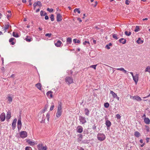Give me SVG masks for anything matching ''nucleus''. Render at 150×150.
Wrapping results in <instances>:
<instances>
[{
	"label": "nucleus",
	"mask_w": 150,
	"mask_h": 150,
	"mask_svg": "<svg viewBox=\"0 0 150 150\" xmlns=\"http://www.w3.org/2000/svg\"><path fill=\"white\" fill-rule=\"evenodd\" d=\"M62 103L61 102L59 104L57 108V111L56 114V116L57 117H60L62 114Z\"/></svg>",
	"instance_id": "obj_1"
},
{
	"label": "nucleus",
	"mask_w": 150,
	"mask_h": 150,
	"mask_svg": "<svg viewBox=\"0 0 150 150\" xmlns=\"http://www.w3.org/2000/svg\"><path fill=\"white\" fill-rule=\"evenodd\" d=\"M97 138L99 141H102L104 140L105 138V135L102 133H98L97 135Z\"/></svg>",
	"instance_id": "obj_2"
},
{
	"label": "nucleus",
	"mask_w": 150,
	"mask_h": 150,
	"mask_svg": "<svg viewBox=\"0 0 150 150\" xmlns=\"http://www.w3.org/2000/svg\"><path fill=\"white\" fill-rule=\"evenodd\" d=\"M65 81L68 83L70 84L73 82V79L72 77H66L65 79Z\"/></svg>",
	"instance_id": "obj_3"
},
{
	"label": "nucleus",
	"mask_w": 150,
	"mask_h": 150,
	"mask_svg": "<svg viewBox=\"0 0 150 150\" xmlns=\"http://www.w3.org/2000/svg\"><path fill=\"white\" fill-rule=\"evenodd\" d=\"M39 150H46L47 147L46 146H44L43 144H39L38 145Z\"/></svg>",
	"instance_id": "obj_4"
},
{
	"label": "nucleus",
	"mask_w": 150,
	"mask_h": 150,
	"mask_svg": "<svg viewBox=\"0 0 150 150\" xmlns=\"http://www.w3.org/2000/svg\"><path fill=\"white\" fill-rule=\"evenodd\" d=\"M20 135L21 137L22 138H24L27 137V134L26 131H23L20 133Z\"/></svg>",
	"instance_id": "obj_5"
},
{
	"label": "nucleus",
	"mask_w": 150,
	"mask_h": 150,
	"mask_svg": "<svg viewBox=\"0 0 150 150\" xmlns=\"http://www.w3.org/2000/svg\"><path fill=\"white\" fill-rule=\"evenodd\" d=\"M130 98H132L134 100H136L137 101H141L142 100V99L140 97L137 96H130Z\"/></svg>",
	"instance_id": "obj_6"
},
{
	"label": "nucleus",
	"mask_w": 150,
	"mask_h": 150,
	"mask_svg": "<svg viewBox=\"0 0 150 150\" xmlns=\"http://www.w3.org/2000/svg\"><path fill=\"white\" fill-rule=\"evenodd\" d=\"M139 74H136L133 77V79L135 82L136 84H137L138 81Z\"/></svg>",
	"instance_id": "obj_7"
},
{
	"label": "nucleus",
	"mask_w": 150,
	"mask_h": 150,
	"mask_svg": "<svg viewBox=\"0 0 150 150\" xmlns=\"http://www.w3.org/2000/svg\"><path fill=\"white\" fill-rule=\"evenodd\" d=\"M6 118L5 114L4 112L2 113L0 115V119L2 121H4Z\"/></svg>",
	"instance_id": "obj_8"
},
{
	"label": "nucleus",
	"mask_w": 150,
	"mask_h": 150,
	"mask_svg": "<svg viewBox=\"0 0 150 150\" xmlns=\"http://www.w3.org/2000/svg\"><path fill=\"white\" fill-rule=\"evenodd\" d=\"M11 112L10 111H8L7 112L6 117V120L7 121H9L8 120L11 117Z\"/></svg>",
	"instance_id": "obj_9"
},
{
	"label": "nucleus",
	"mask_w": 150,
	"mask_h": 150,
	"mask_svg": "<svg viewBox=\"0 0 150 150\" xmlns=\"http://www.w3.org/2000/svg\"><path fill=\"white\" fill-rule=\"evenodd\" d=\"M62 16L59 13H57V21L58 22L62 20Z\"/></svg>",
	"instance_id": "obj_10"
},
{
	"label": "nucleus",
	"mask_w": 150,
	"mask_h": 150,
	"mask_svg": "<svg viewBox=\"0 0 150 150\" xmlns=\"http://www.w3.org/2000/svg\"><path fill=\"white\" fill-rule=\"evenodd\" d=\"M76 129L77 132L80 133L82 132L83 131V128L80 126L77 127Z\"/></svg>",
	"instance_id": "obj_11"
},
{
	"label": "nucleus",
	"mask_w": 150,
	"mask_h": 150,
	"mask_svg": "<svg viewBox=\"0 0 150 150\" xmlns=\"http://www.w3.org/2000/svg\"><path fill=\"white\" fill-rule=\"evenodd\" d=\"M117 69L118 70H120L123 71L125 74H128V72L125 70L124 68L121 67L120 68H117Z\"/></svg>",
	"instance_id": "obj_12"
},
{
	"label": "nucleus",
	"mask_w": 150,
	"mask_h": 150,
	"mask_svg": "<svg viewBox=\"0 0 150 150\" xmlns=\"http://www.w3.org/2000/svg\"><path fill=\"white\" fill-rule=\"evenodd\" d=\"M53 92L51 91H48L46 95L48 97L49 95H50V96L51 98H52L53 97L52 95Z\"/></svg>",
	"instance_id": "obj_13"
},
{
	"label": "nucleus",
	"mask_w": 150,
	"mask_h": 150,
	"mask_svg": "<svg viewBox=\"0 0 150 150\" xmlns=\"http://www.w3.org/2000/svg\"><path fill=\"white\" fill-rule=\"evenodd\" d=\"M119 41L120 43H122V44H125L126 42V40L124 38H121L119 39Z\"/></svg>",
	"instance_id": "obj_14"
},
{
	"label": "nucleus",
	"mask_w": 150,
	"mask_h": 150,
	"mask_svg": "<svg viewBox=\"0 0 150 150\" xmlns=\"http://www.w3.org/2000/svg\"><path fill=\"white\" fill-rule=\"evenodd\" d=\"M35 86L39 90H41L42 85L40 83H38L35 84Z\"/></svg>",
	"instance_id": "obj_15"
},
{
	"label": "nucleus",
	"mask_w": 150,
	"mask_h": 150,
	"mask_svg": "<svg viewBox=\"0 0 150 150\" xmlns=\"http://www.w3.org/2000/svg\"><path fill=\"white\" fill-rule=\"evenodd\" d=\"M62 42L60 40H58L57 42L55 43V45L57 47H59Z\"/></svg>",
	"instance_id": "obj_16"
},
{
	"label": "nucleus",
	"mask_w": 150,
	"mask_h": 150,
	"mask_svg": "<svg viewBox=\"0 0 150 150\" xmlns=\"http://www.w3.org/2000/svg\"><path fill=\"white\" fill-rule=\"evenodd\" d=\"M25 40L27 41L30 42L32 40V39L30 36H27Z\"/></svg>",
	"instance_id": "obj_17"
},
{
	"label": "nucleus",
	"mask_w": 150,
	"mask_h": 150,
	"mask_svg": "<svg viewBox=\"0 0 150 150\" xmlns=\"http://www.w3.org/2000/svg\"><path fill=\"white\" fill-rule=\"evenodd\" d=\"M79 120L80 121V122H86L85 118L84 117L82 116L79 117Z\"/></svg>",
	"instance_id": "obj_18"
},
{
	"label": "nucleus",
	"mask_w": 150,
	"mask_h": 150,
	"mask_svg": "<svg viewBox=\"0 0 150 150\" xmlns=\"http://www.w3.org/2000/svg\"><path fill=\"white\" fill-rule=\"evenodd\" d=\"M144 41L141 40L140 38H139L138 40L137 41V42L139 44H142L143 43Z\"/></svg>",
	"instance_id": "obj_19"
},
{
	"label": "nucleus",
	"mask_w": 150,
	"mask_h": 150,
	"mask_svg": "<svg viewBox=\"0 0 150 150\" xmlns=\"http://www.w3.org/2000/svg\"><path fill=\"white\" fill-rule=\"evenodd\" d=\"M26 142L28 144H30L31 145H34L35 144V143L34 142L31 141L30 139H27Z\"/></svg>",
	"instance_id": "obj_20"
},
{
	"label": "nucleus",
	"mask_w": 150,
	"mask_h": 150,
	"mask_svg": "<svg viewBox=\"0 0 150 150\" xmlns=\"http://www.w3.org/2000/svg\"><path fill=\"white\" fill-rule=\"evenodd\" d=\"M135 136L137 137H139L140 135V133L138 131H136L134 132V134Z\"/></svg>",
	"instance_id": "obj_21"
},
{
	"label": "nucleus",
	"mask_w": 150,
	"mask_h": 150,
	"mask_svg": "<svg viewBox=\"0 0 150 150\" xmlns=\"http://www.w3.org/2000/svg\"><path fill=\"white\" fill-rule=\"evenodd\" d=\"M110 93L112 94L113 98H115L117 97V95L112 91H111Z\"/></svg>",
	"instance_id": "obj_22"
},
{
	"label": "nucleus",
	"mask_w": 150,
	"mask_h": 150,
	"mask_svg": "<svg viewBox=\"0 0 150 150\" xmlns=\"http://www.w3.org/2000/svg\"><path fill=\"white\" fill-rule=\"evenodd\" d=\"M14 39V38H11L9 40V42H11V44L12 45H14L15 44V42L13 41Z\"/></svg>",
	"instance_id": "obj_23"
},
{
	"label": "nucleus",
	"mask_w": 150,
	"mask_h": 150,
	"mask_svg": "<svg viewBox=\"0 0 150 150\" xmlns=\"http://www.w3.org/2000/svg\"><path fill=\"white\" fill-rule=\"evenodd\" d=\"M125 34L127 36H129L131 34V33L130 32H128L127 31H126L125 32Z\"/></svg>",
	"instance_id": "obj_24"
},
{
	"label": "nucleus",
	"mask_w": 150,
	"mask_h": 150,
	"mask_svg": "<svg viewBox=\"0 0 150 150\" xmlns=\"http://www.w3.org/2000/svg\"><path fill=\"white\" fill-rule=\"evenodd\" d=\"M13 35L15 37L17 38L19 37V35L18 34L14 32H13Z\"/></svg>",
	"instance_id": "obj_25"
},
{
	"label": "nucleus",
	"mask_w": 150,
	"mask_h": 150,
	"mask_svg": "<svg viewBox=\"0 0 150 150\" xmlns=\"http://www.w3.org/2000/svg\"><path fill=\"white\" fill-rule=\"evenodd\" d=\"M67 42L69 44H70L71 42V38H68L67 39Z\"/></svg>",
	"instance_id": "obj_26"
},
{
	"label": "nucleus",
	"mask_w": 150,
	"mask_h": 150,
	"mask_svg": "<svg viewBox=\"0 0 150 150\" xmlns=\"http://www.w3.org/2000/svg\"><path fill=\"white\" fill-rule=\"evenodd\" d=\"M85 114L86 115H87L88 116V114H89V110H88L87 108L85 109Z\"/></svg>",
	"instance_id": "obj_27"
},
{
	"label": "nucleus",
	"mask_w": 150,
	"mask_h": 150,
	"mask_svg": "<svg viewBox=\"0 0 150 150\" xmlns=\"http://www.w3.org/2000/svg\"><path fill=\"white\" fill-rule=\"evenodd\" d=\"M36 3H37V6H38L40 8L42 7V4H41V3L40 1H38L36 2Z\"/></svg>",
	"instance_id": "obj_28"
},
{
	"label": "nucleus",
	"mask_w": 150,
	"mask_h": 150,
	"mask_svg": "<svg viewBox=\"0 0 150 150\" xmlns=\"http://www.w3.org/2000/svg\"><path fill=\"white\" fill-rule=\"evenodd\" d=\"M21 122H18V129H21Z\"/></svg>",
	"instance_id": "obj_29"
},
{
	"label": "nucleus",
	"mask_w": 150,
	"mask_h": 150,
	"mask_svg": "<svg viewBox=\"0 0 150 150\" xmlns=\"http://www.w3.org/2000/svg\"><path fill=\"white\" fill-rule=\"evenodd\" d=\"M112 37L113 38L115 39L116 40L118 39L119 38H118L117 36V34H113L112 35Z\"/></svg>",
	"instance_id": "obj_30"
},
{
	"label": "nucleus",
	"mask_w": 150,
	"mask_h": 150,
	"mask_svg": "<svg viewBox=\"0 0 150 150\" xmlns=\"http://www.w3.org/2000/svg\"><path fill=\"white\" fill-rule=\"evenodd\" d=\"M10 27L11 28V26L10 25H5L4 27V28H5V29L6 30H7L8 29L9 27Z\"/></svg>",
	"instance_id": "obj_31"
},
{
	"label": "nucleus",
	"mask_w": 150,
	"mask_h": 150,
	"mask_svg": "<svg viewBox=\"0 0 150 150\" xmlns=\"http://www.w3.org/2000/svg\"><path fill=\"white\" fill-rule=\"evenodd\" d=\"M74 13L77 12L78 13H81V12L79 9L77 8H76L74 9Z\"/></svg>",
	"instance_id": "obj_32"
},
{
	"label": "nucleus",
	"mask_w": 150,
	"mask_h": 150,
	"mask_svg": "<svg viewBox=\"0 0 150 150\" xmlns=\"http://www.w3.org/2000/svg\"><path fill=\"white\" fill-rule=\"evenodd\" d=\"M139 27L138 26H136L135 27V29L134 30V31L135 32H137L139 31Z\"/></svg>",
	"instance_id": "obj_33"
},
{
	"label": "nucleus",
	"mask_w": 150,
	"mask_h": 150,
	"mask_svg": "<svg viewBox=\"0 0 150 150\" xmlns=\"http://www.w3.org/2000/svg\"><path fill=\"white\" fill-rule=\"evenodd\" d=\"M12 127L13 129H14L16 126V122H12Z\"/></svg>",
	"instance_id": "obj_34"
},
{
	"label": "nucleus",
	"mask_w": 150,
	"mask_h": 150,
	"mask_svg": "<svg viewBox=\"0 0 150 150\" xmlns=\"http://www.w3.org/2000/svg\"><path fill=\"white\" fill-rule=\"evenodd\" d=\"M73 42L75 43H79L80 42V41L79 40H77L76 39H74L73 40Z\"/></svg>",
	"instance_id": "obj_35"
},
{
	"label": "nucleus",
	"mask_w": 150,
	"mask_h": 150,
	"mask_svg": "<svg viewBox=\"0 0 150 150\" xmlns=\"http://www.w3.org/2000/svg\"><path fill=\"white\" fill-rule=\"evenodd\" d=\"M146 71H147L150 73V67L148 66L145 69Z\"/></svg>",
	"instance_id": "obj_36"
},
{
	"label": "nucleus",
	"mask_w": 150,
	"mask_h": 150,
	"mask_svg": "<svg viewBox=\"0 0 150 150\" xmlns=\"http://www.w3.org/2000/svg\"><path fill=\"white\" fill-rule=\"evenodd\" d=\"M50 18L51 19V21H53L54 19V15L52 14L51 15Z\"/></svg>",
	"instance_id": "obj_37"
},
{
	"label": "nucleus",
	"mask_w": 150,
	"mask_h": 150,
	"mask_svg": "<svg viewBox=\"0 0 150 150\" xmlns=\"http://www.w3.org/2000/svg\"><path fill=\"white\" fill-rule=\"evenodd\" d=\"M105 124L108 128L111 125V122H105Z\"/></svg>",
	"instance_id": "obj_38"
},
{
	"label": "nucleus",
	"mask_w": 150,
	"mask_h": 150,
	"mask_svg": "<svg viewBox=\"0 0 150 150\" xmlns=\"http://www.w3.org/2000/svg\"><path fill=\"white\" fill-rule=\"evenodd\" d=\"M104 105L105 108H108L109 107V104L108 103H106L104 104Z\"/></svg>",
	"instance_id": "obj_39"
},
{
	"label": "nucleus",
	"mask_w": 150,
	"mask_h": 150,
	"mask_svg": "<svg viewBox=\"0 0 150 150\" xmlns=\"http://www.w3.org/2000/svg\"><path fill=\"white\" fill-rule=\"evenodd\" d=\"M7 99L10 102H11L12 101V98L10 96H8V97Z\"/></svg>",
	"instance_id": "obj_40"
},
{
	"label": "nucleus",
	"mask_w": 150,
	"mask_h": 150,
	"mask_svg": "<svg viewBox=\"0 0 150 150\" xmlns=\"http://www.w3.org/2000/svg\"><path fill=\"white\" fill-rule=\"evenodd\" d=\"M97 66V64L96 65H92L90 66V67L92 68H93L94 69H96V67Z\"/></svg>",
	"instance_id": "obj_41"
},
{
	"label": "nucleus",
	"mask_w": 150,
	"mask_h": 150,
	"mask_svg": "<svg viewBox=\"0 0 150 150\" xmlns=\"http://www.w3.org/2000/svg\"><path fill=\"white\" fill-rule=\"evenodd\" d=\"M150 120L148 118H145L144 119V122H150Z\"/></svg>",
	"instance_id": "obj_42"
},
{
	"label": "nucleus",
	"mask_w": 150,
	"mask_h": 150,
	"mask_svg": "<svg viewBox=\"0 0 150 150\" xmlns=\"http://www.w3.org/2000/svg\"><path fill=\"white\" fill-rule=\"evenodd\" d=\"M52 34L51 33H46L45 35V36H48V37H51V35H52Z\"/></svg>",
	"instance_id": "obj_43"
},
{
	"label": "nucleus",
	"mask_w": 150,
	"mask_h": 150,
	"mask_svg": "<svg viewBox=\"0 0 150 150\" xmlns=\"http://www.w3.org/2000/svg\"><path fill=\"white\" fill-rule=\"evenodd\" d=\"M146 127V131H147L148 132H149L150 130H149V127L148 126H145Z\"/></svg>",
	"instance_id": "obj_44"
},
{
	"label": "nucleus",
	"mask_w": 150,
	"mask_h": 150,
	"mask_svg": "<svg viewBox=\"0 0 150 150\" xmlns=\"http://www.w3.org/2000/svg\"><path fill=\"white\" fill-rule=\"evenodd\" d=\"M50 114L49 113H47L46 115L47 119V121H49V120Z\"/></svg>",
	"instance_id": "obj_45"
},
{
	"label": "nucleus",
	"mask_w": 150,
	"mask_h": 150,
	"mask_svg": "<svg viewBox=\"0 0 150 150\" xmlns=\"http://www.w3.org/2000/svg\"><path fill=\"white\" fill-rule=\"evenodd\" d=\"M37 6V3L36 2H35L33 4V7H34V10L35 9V8H36V7Z\"/></svg>",
	"instance_id": "obj_46"
},
{
	"label": "nucleus",
	"mask_w": 150,
	"mask_h": 150,
	"mask_svg": "<svg viewBox=\"0 0 150 150\" xmlns=\"http://www.w3.org/2000/svg\"><path fill=\"white\" fill-rule=\"evenodd\" d=\"M53 104L52 105H51V106L50 107V111H52L53 110L54 107V105L53 103Z\"/></svg>",
	"instance_id": "obj_47"
},
{
	"label": "nucleus",
	"mask_w": 150,
	"mask_h": 150,
	"mask_svg": "<svg viewBox=\"0 0 150 150\" xmlns=\"http://www.w3.org/2000/svg\"><path fill=\"white\" fill-rule=\"evenodd\" d=\"M31 148L30 146H27L25 148V150H31Z\"/></svg>",
	"instance_id": "obj_48"
},
{
	"label": "nucleus",
	"mask_w": 150,
	"mask_h": 150,
	"mask_svg": "<svg viewBox=\"0 0 150 150\" xmlns=\"http://www.w3.org/2000/svg\"><path fill=\"white\" fill-rule=\"evenodd\" d=\"M47 10L48 11H49V12H52L53 11V9H52V8H51V9H50L49 8H48L47 9Z\"/></svg>",
	"instance_id": "obj_49"
},
{
	"label": "nucleus",
	"mask_w": 150,
	"mask_h": 150,
	"mask_svg": "<svg viewBox=\"0 0 150 150\" xmlns=\"http://www.w3.org/2000/svg\"><path fill=\"white\" fill-rule=\"evenodd\" d=\"M130 3V1H129L128 0H126L125 1V3L126 5H129Z\"/></svg>",
	"instance_id": "obj_50"
},
{
	"label": "nucleus",
	"mask_w": 150,
	"mask_h": 150,
	"mask_svg": "<svg viewBox=\"0 0 150 150\" xmlns=\"http://www.w3.org/2000/svg\"><path fill=\"white\" fill-rule=\"evenodd\" d=\"M44 11H41L40 12V14L41 16H43V14H44Z\"/></svg>",
	"instance_id": "obj_51"
},
{
	"label": "nucleus",
	"mask_w": 150,
	"mask_h": 150,
	"mask_svg": "<svg viewBox=\"0 0 150 150\" xmlns=\"http://www.w3.org/2000/svg\"><path fill=\"white\" fill-rule=\"evenodd\" d=\"M116 117L118 119H120L121 117L120 115L119 114H117L116 115Z\"/></svg>",
	"instance_id": "obj_52"
},
{
	"label": "nucleus",
	"mask_w": 150,
	"mask_h": 150,
	"mask_svg": "<svg viewBox=\"0 0 150 150\" xmlns=\"http://www.w3.org/2000/svg\"><path fill=\"white\" fill-rule=\"evenodd\" d=\"M86 43H88L89 44V42L87 41H85L83 43V44L84 45H85Z\"/></svg>",
	"instance_id": "obj_53"
},
{
	"label": "nucleus",
	"mask_w": 150,
	"mask_h": 150,
	"mask_svg": "<svg viewBox=\"0 0 150 150\" xmlns=\"http://www.w3.org/2000/svg\"><path fill=\"white\" fill-rule=\"evenodd\" d=\"M48 104L47 103V104L45 105L44 108L45 109V110H47V108L48 107Z\"/></svg>",
	"instance_id": "obj_54"
},
{
	"label": "nucleus",
	"mask_w": 150,
	"mask_h": 150,
	"mask_svg": "<svg viewBox=\"0 0 150 150\" xmlns=\"http://www.w3.org/2000/svg\"><path fill=\"white\" fill-rule=\"evenodd\" d=\"M11 14H10V15H7V18L8 19L9 18L11 17Z\"/></svg>",
	"instance_id": "obj_55"
},
{
	"label": "nucleus",
	"mask_w": 150,
	"mask_h": 150,
	"mask_svg": "<svg viewBox=\"0 0 150 150\" xmlns=\"http://www.w3.org/2000/svg\"><path fill=\"white\" fill-rule=\"evenodd\" d=\"M105 48H107L108 49H109L110 48V47L108 45H106Z\"/></svg>",
	"instance_id": "obj_56"
},
{
	"label": "nucleus",
	"mask_w": 150,
	"mask_h": 150,
	"mask_svg": "<svg viewBox=\"0 0 150 150\" xmlns=\"http://www.w3.org/2000/svg\"><path fill=\"white\" fill-rule=\"evenodd\" d=\"M31 1H32V0H29V1H28V2L29 3V5H30V6H31L32 4L31 2Z\"/></svg>",
	"instance_id": "obj_57"
},
{
	"label": "nucleus",
	"mask_w": 150,
	"mask_h": 150,
	"mask_svg": "<svg viewBox=\"0 0 150 150\" xmlns=\"http://www.w3.org/2000/svg\"><path fill=\"white\" fill-rule=\"evenodd\" d=\"M2 29H3L2 30L3 31H4V33H5V32H6L7 31V30L6 29V30H5V28H2Z\"/></svg>",
	"instance_id": "obj_58"
},
{
	"label": "nucleus",
	"mask_w": 150,
	"mask_h": 150,
	"mask_svg": "<svg viewBox=\"0 0 150 150\" xmlns=\"http://www.w3.org/2000/svg\"><path fill=\"white\" fill-rule=\"evenodd\" d=\"M49 19V17L47 16H46L45 17V19L46 20H48Z\"/></svg>",
	"instance_id": "obj_59"
},
{
	"label": "nucleus",
	"mask_w": 150,
	"mask_h": 150,
	"mask_svg": "<svg viewBox=\"0 0 150 150\" xmlns=\"http://www.w3.org/2000/svg\"><path fill=\"white\" fill-rule=\"evenodd\" d=\"M19 117L18 122H21V116H20L19 117Z\"/></svg>",
	"instance_id": "obj_60"
},
{
	"label": "nucleus",
	"mask_w": 150,
	"mask_h": 150,
	"mask_svg": "<svg viewBox=\"0 0 150 150\" xmlns=\"http://www.w3.org/2000/svg\"><path fill=\"white\" fill-rule=\"evenodd\" d=\"M77 20L79 21L80 22H82V20H81V19L80 18H77Z\"/></svg>",
	"instance_id": "obj_61"
},
{
	"label": "nucleus",
	"mask_w": 150,
	"mask_h": 150,
	"mask_svg": "<svg viewBox=\"0 0 150 150\" xmlns=\"http://www.w3.org/2000/svg\"><path fill=\"white\" fill-rule=\"evenodd\" d=\"M79 135V138L80 139H82V137H83V136L82 134H80Z\"/></svg>",
	"instance_id": "obj_62"
},
{
	"label": "nucleus",
	"mask_w": 150,
	"mask_h": 150,
	"mask_svg": "<svg viewBox=\"0 0 150 150\" xmlns=\"http://www.w3.org/2000/svg\"><path fill=\"white\" fill-rule=\"evenodd\" d=\"M150 96V93L149 94V95H148V96H146V97H143V98H148Z\"/></svg>",
	"instance_id": "obj_63"
},
{
	"label": "nucleus",
	"mask_w": 150,
	"mask_h": 150,
	"mask_svg": "<svg viewBox=\"0 0 150 150\" xmlns=\"http://www.w3.org/2000/svg\"><path fill=\"white\" fill-rule=\"evenodd\" d=\"M1 69L3 72H4V70L5 69V68H4V67H2Z\"/></svg>",
	"instance_id": "obj_64"
}]
</instances>
